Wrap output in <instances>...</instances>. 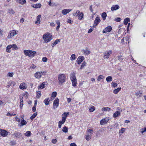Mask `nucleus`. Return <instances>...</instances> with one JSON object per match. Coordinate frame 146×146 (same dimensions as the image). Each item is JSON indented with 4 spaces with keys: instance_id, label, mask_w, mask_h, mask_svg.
<instances>
[{
    "instance_id": "1",
    "label": "nucleus",
    "mask_w": 146,
    "mask_h": 146,
    "mask_svg": "<svg viewBox=\"0 0 146 146\" xmlns=\"http://www.w3.org/2000/svg\"><path fill=\"white\" fill-rule=\"evenodd\" d=\"M66 76L64 74H59L58 76V82L60 85H62L65 82Z\"/></svg>"
},
{
    "instance_id": "2",
    "label": "nucleus",
    "mask_w": 146,
    "mask_h": 146,
    "mask_svg": "<svg viewBox=\"0 0 146 146\" xmlns=\"http://www.w3.org/2000/svg\"><path fill=\"white\" fill-rule=\"evenodd\" d=\"M24 53L26 56L33 57L35 55L36 52V51H33L31 50H24Z\"/></svg>"
},
{
    "instance_id": "3",
    "label": "nucleus",
    "mask_w": 146,
    "mask_h": 146,
    "mask_svg": "<svg viewBox=\"0 0 146 146\" xmlns=\"http://www.w3.org/2000/svg\"><path fill=\"white\" fill-rule=\"evenodd\" d=\"M70 79L72 82V86L75 87L76 85L77 82L76 79V78L74 73L73 72L71 74Z\"/></svg>"
},
{
    "instance_id": "4",
    "label": "nucleus",
    "mask_w": 146,
    "mask_h": 146,
    "mask_svg": "<svg viewBox=\"0 0 146 146\" xmlns=\"http://www.w3.org/2000/svg\"><path fill=\"white\" fill-rule=\"evenodd\" d=\"M52 36L50 33L44 35L43 38L46 43L50 42L52 40Z\"/></svg>"
},
{
    "instance_id": "5",
    "label": "nucleus",
    "mask_w": 146,
    "mask_h": 146,
    "mask_svg": "<svg viewBox=\"0 0 146 146\" xmlns=\"http://www.w3.org/2000/svg\"><path fill=\"white\" fill-rule=\"evenodd\" d=\"M59 100L58 98H56L54 100L53 104V109H55L58 106Z\"/></svg>"
},
{
    "instance_id": "6",
    "label": "nucleus",
    "mask_w": 146,
    "mask_h": 146,
    "mask_svg": "<svg viewBox=\"0 0 146 146\" xmlns=\"http://www.w3.org/2000/svg\"><path fill=\"white\" fill-rule=\"evenodd\" d=\"M16 34L17 33L14 30L11 31L7 36V38L9 39L11 38Z\"/></svg>"
},
{
    "instance_id": "7",
    "label": "nucleus",
    "mask_w": 146,
    "mask_h": 146,
    "mask_svg": "<svg viewBox=\"0 0 146 146\" xmlns=\"http://www.w3.org/2000/svg\"><path fill=\"white\" fill-rule=\"evenodd\" d=\"M12 135L16 139L19 138L22 136V134L21 133L17 131H15Z\"/></svg>"
},
{
    "instance_id": "8",
    "label": "nucleus",
    "mask_w": 146,
    "mask_h": 146,
    "mask_svg": "<svg viewBox=\"0 0 146 146\" xmlns=\"http://www.w3.org/2000/svg\"><path fill=\"white\" fill-rule=\"evenodd\" d=\"M112 52L111 50H110L107 52H106L104 53V59H108L110 57L111 54H112Z\"/></svg>"
},
{
    "instance_id": "9",
    "label": "nucleus",
    "mask_w": 146,
    "mask_h": 146,
    "mask_svg": "<svg viewBox=\"0 0 146 146\" xmlns=\"http://www.w3.org/2000/svg\"><path fill=\"white\" fill-rule=\"evenodd\" d=\"M111 30L112 27L111 26H109L106 27L103 30V33H106L107 32H110Z\"/></svg>"
},
{
    "instance_id": "10",
    "label": "nucleus",
    "mask_w": 146,
    "mask_h": 146,
    "mask_svg": "<svg viewBox=\"0 0 146 146\" xmlns=\"http://www.w3.org/2000/svg\"><path fill=\"white\" fill-rule=\"evenodd\" d=\"M100 18L99 17H97L95 19L94 23V24L93 27H95L100 23Z\"/></svg>"
},
{
    "instance_id": "11",
    "label": "nucleus",
    "mask_w": 146,
    "mask_h": 146,
    "mask_svg": "<svg viewBox=\"0 0 146 146\" xmlns=\"http://www.w3.org/2000/svg\"><path fill=\"white\" fill-rule=\"evenodd\" d=\"M43 74V73L42 72H36L35 74V76L37 78H40Z\"/></svg>"
},
{
    "instance_id": "12",
    "label": "nucleus",
    "mask_w": 146,
    "mask_h": 146,
    "mask_svg": "<svg viewBox=\"0 0 146 146\" xmlns=\"http://www.w3.org/2000/svg\"><path fill=\"white\" fill-rule=\"evenodd\" d=\"M109 119L108 118H106L102 119L100 121V124L103 125L104 124L107 123L109 121Z\"/></svg>"
},
{
    "instance_id": "13",
    "label": "nucleus",
    "mask_w": 146,
    "mask_h": 146,
    "mask_svg": "<svg viewBox=\"0 0 146 146\" xmlns=\"http://www.w3.org/2000/svg\"><path fill=\"white\" fill-rule=\"evenodd\" d=\"M72 9H64L63 10L62 12V13L64 15H66L72 11Z\"/></svg>"
},
{
    "instance_id": "14",
    "label": "nucleus",
    "mask_w": 146,
    "mask_h": 146,
    "mask_svg": "<svg viewBox=\"0 0 146 146\" xmlns=\"http://www.w3.org/2000/svg\"><path fill=\"white\" fill-rule=\"evenodd\" d=\"M83 51L84 52V54L86 55H88L91 52L88 49V48H86L85 49L83 50Z\"/></svg>"
},
{
    "instance_id": "15",
    "label": "nucleus",
    "mask_w": 146,
    "mask_h": 146,
    "mask_svg": "<svg viewBox=\"0 0 146 146\" xmlns=\"http://www.w3.org/2000/svg\"><path fill=\"white\" fill-rule=\"evenodd\" d=\"M84 59V58L83 56H79L77 60V62L78 64L81 63L82 62Z\"/></svg>"
},
{
    "instance_id": "16",
    "label": "nucleus",
    "mask_w": 146,
    "mask_h": 146,
    "mask_svg": "<svg viewBox=\"0 0 146 146\" xmlns=\"http://www.w3.org/2000/svg\"><path fill=\"white\" fill-rule=\"evenodd\" d=\"M27 123V122L25 120H24L23 118H22L21 120L20 123L19 124V126L21 127L23 125H25Z\"/></svg>"
},
{
    "instance_id": "17",
    "label": "nucleus",
    "mask_w": 146,
    "mask_h": 146,
    "mask_svg": "<svg viewBox=\"0 0 146 146\" xmlns=\"http://www.w3.org/2000/svg\"><path fill=\"white\" fill-rule=\"evenodd\" d=\"M119 8V7L118 5H114L111 8L112 11L116 10Z\"/></svg>"
},
{
    "instance_id": "18",
    "label": "nucleus",
    "mask_w": 146,
    "mask_h": 146,
    "mask_svg": "<svg viewBox=\"0 0 146 146\" xmlns=\"http://www.w3.org/2000/svg\"><path fill=\"white\" fill-rule=\"evenodd\" d=\"M0 134H1L3 137H6L8 135V132L7 131L3 129Z\"/></svg>"
},
{
    "instance_id": "19",
    "label": "nucleus",
    "mask_w": 146,
    "mask_h": 146,
    "mask_svg": "<svg viewBox=\"0 0 146 146\" xmlns=\"http://www.w3.org/2000/svg\"><path fill=\"white\" fill-rule=\"evenodd\" d=\"M31 6L32 7L35 8H39L41 7V5L40 3H38L36 4L32 5Z\"/></svg>"
},
{
    "instance_id": "20",
    "label": "nucleus",
    "mask_w": 146,
    "mask_h": 146,
    "mask_svg": "<svg viewBox=\"0 0 146 146\" xmlns=\"http://www.w3.org/2000/svg\"><path fill=\"white\" fill-rule=\"evenodd\" d=\"M121 113L119 111H117L113 114V117L115 118H116L117 117L120 115Z\"/></svg>"
},
{
    "instance_id": "21",
    "label": "nucleus",
    "mask_w": 146,
    "mask_h": 146,
    "mask_svg": "<svg viewBox=\"0 0 146 146\" xmlns=\"http://www.w3.org/2000/svg\"><path fill=\"white\" fill-rule=\"evenodd\" d=\"M47 82H44L42 83L39 86H38V88H40V89H43L45 87V85H46L47 84Z\"/></svg>"
},
{
    "instance_id": "22",
    "label": "nucleus",
    "mask_w": 146,
    "mask_h": 146,
    "mask_svg": "<svg viewBox=\"0 0 146 146\" xmlns=\"http://www.w3.org/2000/svg\"><path fill=\"white\" fill-rule=\"evenodd\" d=\"M16 1L22 5H24L26 3V1L25 0H16Z\"/></svg>"
},
{
    "instance_id": "23",
    "label": "nucleus",
    "mask_w": 146,
    "mask_h": 146,
    "mask_svg": "<svg viewBox=\"0 0 146 146\" xmlns=\"http://www.w3.org/2000/svg\"><path fill=\"white\" fill-rule=\"evenodd\" d=\"M19 88L20 89L23 90L26 88V87H25V84L24 83H21L20 86Z\"/></svg>"
},
{
    "instance_id": "24",
    "label": "nucleus",
    "mask_w": 146,
    "mask_h": 146,
    "mask_svg": "<svg viewBox=\"0 0 146 146\" xmlns=\"http://www.w3.org/2000/svg\"><path fill=\"white\" fill-rule=\"evenodd\" d=\"M102 111H110L111 110V108L109 107H104L102 109Z\"/></svg>"
},
{
    "instance_id": "25",
    "label": "nucleus",
    "mask_w": 146,
    "mask_h": 146,
    "mask_svg": "<svg viewBox=\"0 0 146 146\" xmlns=\"http://www.w3.org/2000/svg\"><path fill=\"white\" fill-rule=\"evenodd\" d=\"M130 21V19L129 18H126L124 19L123 23L125 25H126L128 22Z\"/></svg>"
},
{
    "instance_id": "26",
    "label": "nucleus",
    "mask_w": 146,
    "mask_h": 146,
    "mask_svg": "<svg viewBox=\"0 0 146 146\" xmlns=\"http://www.w3.org/2000/svg\"><path fill=\"white\" fill-rule=\"evenodd\" d=\"M78 19L81 20L82 19V18L83 17L84 14L82 12H81L80 14H79L78 15Z\"/></svg>"
},
{
    "instance_id": "27",
    "label": "nucleus",
    "mask_w": 146,
    "mask_h": 146,
    "mask_svg": "<svg viewBox=\"0 0 146 146\" xmlns=\"http://www.w3.org/2000/svg\"><path fill=\"white\" fill-rule=\"evenodd\" d=\"M60 42V40L59 39H57L55 40L54 42L52 44V47L54 46L56 44H57L58 42Z\"/></svg>"
},
{
    "instance_id": "28",
    "label": "nucleus",
    "mask_w": 146,
    "mask_h": 146,
    "mask_svg": "<svg viewBox=\"0 0 146 146\" xmlns=\"http://www.w3.org/2000/svg\"><path fill=\"white\" fill-rule=\"evenodd\" d=\"M11 48H12V46L11 45H8L6 48V51L8 52H10L11 51L10 49Z\"/></svg>"
},
{
    "instance_id": "29",
    "label": "nucleus",
    "mask_w": 146,
    "mask_h": 146,
    "mask_svg": "<svg viewBox=\"0 0 146 146\" xmlns=\"http://www.w3.org/2000/svg\"><path fill=\"white\" fill-rule=\"evenodd\" d=\"M121 88H118L115 89L113 91V93L115 94H116L118 93L121 90Z\"/></svg>"
},
{
    "instance_id": "30",
    "label": "nucleus",
    "mask_w": 146,
    "mask_h": 146,
    "mask_svg": "<svg viewBox=\"0 0 146 146\" xmlns=\"http://www.w3.org/2000/svg\"><path fill=\"white\" fill-rule=\"evenodd\" d=\"M23 97H22L21 98H20V108L21 109H22V107L23 106Z\"/></svg>"
},
{
    "instance_id": "31",
    "label": "nucleus",
    "mask_w": 146,
    "mask_h": 146,
    "mask_svg": "<svg viewBox=\"0 0 146 146\" xmlns=\"http://www.w3.org/2000/svg\"><path fill=\"white\" fill-rule=\"evenodd\" d=\"M50 100L49 98L45 99L44 100V102L46 105H48Z\"/></svg>"
},
{
    "instance_id": "32",
    "label": "nucleus",
    "mask_w": 146,
    "mask_h": 146,
    "mask_svg": "<svg viewBox=\"0 0 146 146\" xmlns=\"http://www.w3.org/2000/svg\"><path fill=\"white\" fill-rule=\"evenodd\" d=\"M107 16L106 13L105 12H104L102 14V17L103 20L104 21L106 19Z\"/></svg>"
},
{
    "instance_id": "33",
    "label": "nucleus",
    "mask_w": 146,
    "mask_h": 146,
    "mask_svg": "<svg viewBox=\"0 0 146 146\" xmlns=\"http://www.w3.org/2000/svg\"><path fill=\"white\" fill-rule=\"evenodd\" d=\"M92 136V135H90V133H88V134H87V135H86L85 138L87 141H88L91 139Z\"/></svg>"
},
{
    "instance_id": "34",
    "label": "nucleus",
    "mask_w": 146,
    "mask_h": 146,
    "mask_svg": "<svg viewBox=\"0 0 146 146\" xmlns=\"http://www.w3.org/2000/svg\"><path fill=\"white\" fill-rule=\"evenodd\" d=\"M93 131L92 129H89L87 130V134L90 133V135H91L93 134Z\"/></svg>"
},
{
    "instance_id": "35",
    "label": "nucleus",
    "mask_w": 146,
    "mask_h": 146,
    "mask_svg": "<svg viewBox=\"0 0 146 146\" xmlns=\"http://www.w3.org/2000/svg\"><path fill=\"white\" fill-rule=\"evenodd\" d=\"M118 124L117 123H115V125H112L111 126H109L108 127V128L110 129H112L114 128V127L115 125H118Z\"/></svg>"
},
{
    "instance_id": "36",
    "label": "nucleus",
    "mask_w": 146,
    "mask_h": 146,
    "mask_svg": "<svg viewBox=\"0 0 146 146\" xmlns=\"http://www.w3.org/2000/svg\"><path fill=\"white\" fill-rule=\"evenodd\" d=\"M106 80L107 82L111 81L112 80V78L111 76H108L106 78Z\"/></svg>"
},
{
    "instance_id": "37",
    "label": "nucleus",
    "mask_w": 146,
    "mask_h": 146,
    "mask_svg": "<svg viewBox=\"0 0 146 146\" xmlns=\"http://www.w3.org/2000/svg\"><path fill=\"white\" fill-rule=\"evenodd\" d=\"M68 128L66 126H64L62 129V131L64 133H67L68 132Z\"/></svg>"
},
{
    "instance_id": "38",
    "label": "nucleus",
    "mask_w": 146,
    "mask_h": 146,
    "mask_svg": "<svg viewBox=\"0 0 146 146\" xmlns=\"http://www.w3.org/2000/svg\"><path fill=\"white\" fill-rule=\"evenodd\" d=\"M41 95V93L40 91H39L37 92H36V97L38 98H40Z\"/></svg>"
},
{
    "instance_id": "39",
    "label": "nucleus",
    "mask_w": 146,
    "mask_h": 146,
    "mask_svg": "<svg viewBox=\"0 0 146 146\" xmlns=\"http://www.w3.org/2000/svg\"><path fill=\"white\" fill-rule=\"evenodd\" d=\"M125 129L124 128H121V129L119 130V133L121 135L125 131Z\"/></svg>"
},
{
    "instance_id": "40",
    "label": "nucleus",
    "mask_w": 146,
    "mask_h": 146,
    "mask_svg": "<svg viewBox=\"0 0 146 146\" xmlns=\"http://www.w3.org/2000/svg\"><path fill=\"white\" fill-rule=\"evenodd\" d=\"M11 45L12 46V48H13V50H16L18 49V48L15 44H13L12 45Z\"/></svg>"
},
{
    "instance_id": "41",
    "label": "nucleus",
    "mask_w": 146,
    "mask_h": 146,
    "mask_svg": "<svg viewBox=\"0 0 146 146\" xmlns=\"http://www.w3.org/2000/svg\"><path fill=\"white\" fill-rule=\"evenodd\" d=\"M25 135L26 136L29 137L31 135V132L30 131H27L25 133Z\"/></svg>"
},
{
    "instance_id": "42",
    "label": "nucleus",
    "mask_w": 146,
    "mask_h": 146,
    "mask_svg": "<svg viewBox=\"0 0 146 146\" xmlns=\"http://www.w3.org/2000/svg\"><path fill=\"white\" fill-rule=\"evenodd\" d=\"M75 55L74 54H73L71 55L70 57V59L72 61L75 60L76 58Z\"/></svg>"
},
{
    "instance_id": "43",
    "label": "nucleus",
    "mask_w": 146,
    "mask_h": 146,
    "mask_svg": "<svg viewBox=\"0 0 146 146\" xmlns=\"http://www.w3.org/2000/svg\"><path fill=\"white\" fill-rule=\"evenodd\" d=\"M10 14H13L15 13V12L12 9H9V11L8 12Z\"/></svg>"
},
{
    "instance_id": "44",
    "label": "nucleus",
    "mask_w": 146,
    "mask_h": 146,
    "mask_svg": "<svg viewBox=\"0 0 146 146\" xmlns=\"http://www.w3.org/2000/svg\"><path fill=\"white\" fill-rule=\"evenodd\" d=\"M37 115V114L36 113H35L30 117V119L31 120L33 119Z\"/></svg>"
},
{
    "instance_id": "45",
    "label": "nucleus",
    "mask_w": 146,
    "mask_h": 146,
    "mask_svg": "<svg viewBox=\"0 0 146 146\" xmlns=\"http://www.w3.org/2000/svg\"><path fill=\"white\" fill-rule=\"evenodd\" d=\"M104 78V76L103 75H100L98 76L97 80L99 81H100L102 79H103Z\"/></svg>"
},
{
    "instance_id": "46",
    "label": "nucleus",
    "mask_w": 146,
    "mask_h": 146,
    "mask_svg": "<svg viewBox=\"0 0 146 146\" xmlns=\"http://www.w3.org/2000/svg\"><path fill=\"white\" fill-rule=\"evenodd\" d=\"M95 109V107H94V106H92L90 108L89 110L90 112H92L94 111Z\"/></svg>"
},
{
    "instance_id": "47",
    "label": "nucleus",
    "mask_w": 146,
    "mask_h": 146,
    "mask_svg": "<svg viewBox=\"0 0 146 146\" xmlns=\"http://www.w3.org/2000/svg\"><path fill=\"white\" fill-rule=\"evenodd\" d=\"M123 59V57L122 56H120L118 57V60L121 62H122Z\"/></svg>"
},
{
    "instance_id": "48",
    "label": "nucleus",
    "mask_w": 146,
    "mask_h": 146,
    "mask_svg": "<svg viewBox=\"0 0 146 146\" xmlns=\"http://www.w3.org/2000/svg\"><path fill=\"white\" fill-rule=\"evenodd\" d=\"M57 92H53L52 94V97L55 98L56 96Z\"/></svg>"
},
{
    "instance_id": "49",
    "label": "nucleus",
    "mask_w": 146,
    "mask_h": 146,
    "mask_svg": "<svg viewBox=\"0 0 146 146\" xmlns=\"http://www.w3.org/2000/svg\"><path fill=\"white\" fill-rule=\"evenodd\" d=\"M80 11L78 10H77L76 11V12L75 13H74L73 14V15L74 16H77L78 15L79 13H80Z\"/></svg>"
},
{
    "instance_id": "50",
    "label": "nucleus",
    "mask_w": 146,
    "mask_h": 146,
    "mask_svg": "<svg viewBox=\"0 0 146 146\" xmlns=\"http://www.w3.org/2000/svg\"><path fill=\"white\" fill-rule=\"evenodd\" d=\"M6 115L8 116H15L16 115V114H14L13 113H9V112H8Z\"/></svg>"
},
{
    "instance_id": "51",
    "label": "nucleus",
    "mask_w": 146,
    "mask_h": 146,
    "mask_svg": "<svg viewBox=\"0 0 146 146\" xmlns=\"http://www.w3.org/2000/svg\"><path fill=\"white\" fill-rule=\"evenodd\" d=\"M111 84L112 86L114 88L117 87V83L113 82Z\"/></svg>"
},
{
    "instance_id": "52",
    "label": "nucleus",
    "mask_w": 146,
    "mask_h": 146,
    "mask_svg": "<svg viewBox=\"0 0 146 146\" xmlns=\"http://www.w3.org/2000/svg\"><path fill=\"white\" fill-rule=\"evenodd\" d=\"M121 20V19L120 17L116 18L114 19V21L117 22H120Z\"/></svg>"
},
{
    "instance_id": "53",
    "label": "nucleus",
    "mask_w": 146,
    "mask_h": 146,
    "mask_svg": "<svg viewBox=\"0 0 146 146\" xmlns=\"http://www.w3.org/2000/svg\"><path fill=\"white\" fill-rule=\"evenodd\" d=\"M142 94V93H141L140 91H139L136 93V95L137 96L140 97L141 95Z\"/></svg>"
},
{
    "instance_id": "54",
    "label": "nucleus",
    "mask_w": 146,
    "mask_h": 146,
    "mask_svg": "<svg viewBox=\"0 0 146 146\" xmlns=\"http://www.w3.org/2000/svg\"><path fill=\"white\" fill-rule=\"evenodd\" d=\"M13 74V72H9L7 75L10 77H12Z\"/></svg>"
},
{
    "instance_id": "55",
    "label": "nucleus",
    "mask_w": 146,
    "mask_h": 146,
    "mask_svg": "<svg viewBox=\"0 0 146 146\" xmlns=\"http://www.w3.org/2000/svg\"><path fill=\"white\" fill-rule=\"evenodd\" d=\"M47 60L48 59L47 58L45 57H43L42 58V61L43 62H46L47 61Z\"/></svg>"
},
{
    "instance_id": "56",
    "label": "nucleus",
    "mask_w": 146,
    "mask_h": 146,
    "mask_svg": "<svg viewBox=\"0 0 146 146\" xmlns=\"http://www.w3.org/2000/svg\"><path fill=\"white\" fill-rule=\"evenodd\" d=\"M55 22L56 23V24H57L58 26H60V21L59 20H57L55 21Z\"/></svg>"
},
{
    "instance_id": "57",
    "label": "nucleus",
    "mask_w": 146,
    "mask_h": 146,
    "mask_svg": "<svg viewBox=\"0 0 146 146\" xmlns=\"http://www.w3.org/2000/svg\"><path fill=\"white\" fill-rule=\"evenodd\" d=\"M146 132V127L144 128H142L141 129V133H143L144 132Z\"/></svg>"
},
{
    "instance_id": "58",
    "label": "nucleus",
    "mask_w": 146,
    "mask_h": 146,
    "mask_svg": "<svg viewBox=\"0 0 146 146\" xmlns=\"http://www.w3.org/2000/svg\"><path fill=\"white\" fill-rule=\"evenodd\" d=\"M11 144L12 145H14L16 144V142L14 141H11L10 142Z\"/></svg>"
},
{
    "instance_id": "59",
    "label": "nucleus",
    "mask_w": 146,
    "mask_h": 146,
    "mask_svg": "<svg viewBox=\"0 0 146 146\" xmlns=\"http://www.w3.org/2000/svg\"><path fill=\"white\" fill-rule=\"evenodd\" d=\"M117 110H118V111H119V112H120V113H121L122 111V109H120V108L119 107H117Z\"/></svg>"
},
{
    "instance_id": "60",
    "label": "nucleus",
    "mask_w": 146,
    "mask_h": 146,
    "mask_svg": "<svg viewBox=\"0 0 146 146\" xmlns=\"http://www.w3.org/2000/svg\"><path fill=\"white\" fill-rule=\"evenodd\" d=\"M3 31L1 29H0V36L3 35Z\"/></svg>"
},
{
    "instance_id": "61",
    "label": "nucleus",
    "mask_w": 146,
    "mask_h": 146,
    "mask_svg": "<svg viewBox=\"0 0 146 146\" xmlns=\"http://www.w3.org/2000/svg\"><path fill=\"white\" fill-rule=\"evenodd\" d=\"M63 115L65 116L66 117H67L69 114V112H64L63 114Z\"/></svg>"
},
{
    "instance_id": "62",
    "label": "nucleus",
    "mask_w": 146,
    "mask_h": 146,
    "mask_svg": "<svg viewBox=\"0 0 146 146\" xmlns=\"http://www.w3.org/2000/svg\"><path fill=\"white\" fill-rule=\"evenodd\" d=\"M85 65H86V62H84L82 63V64L81 65V69H82V68L84 67Z\"/></svg>"
},
{
    "instance_id": "63",
    "label": "nucleus",
    "mask_w": 146,
    "mask_h": 146,
    "mask_svg": "<svg viewBox=\"0 0 146 146\" xmlns=\"http://www.w3.org/2000/svg\"><path fill=\"white\" fill-rule=\"evenodd\" d=\"M57 140L55 139H53L52 140V142L53 143L55 144L56 143Z\"/></svg>"
},
{
    "instance_id": "64",
    "label": "nucleus",
    "mask_w": 146,
    "mask_h": 146,
    "mask_svg": "<svg viewBox=\"0 0 146 146\" xmlns=\"http://www.w3.org/2000/svg\"><path fill=\"white\" fill-rule=\"evenodd\" d=\"M11 82H9L7 83V86L8 87H10L11 86Z\"/></svg>"
}]
</instances>
